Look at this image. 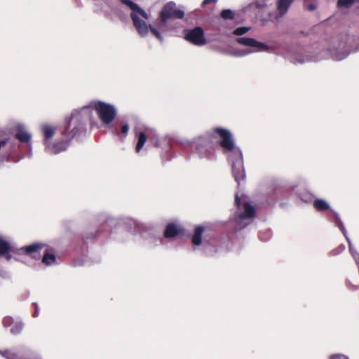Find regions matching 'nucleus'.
<instances>
[{"mask_svg": "<svg viewBox=\"0 0 359 359\" xmlns=\"http://www.w3.org/2000/svg\"><path fill=\"white\" fill-rule=\"evenodd\" d=\"M109 130L115 136L121 135L123 137H126L129 130V125L127 123H121L116 121L112 125H110Z\"/></svg>", "mask_w": 359, "mask_h": 359, "instance_id": "dca6fc26", "label": "nucleus"}, {"mask_svg": "<svg viewBox=\"0 0 359 359\" xmlns=\"http://www.w3.org/2000/svg\"><path fill=\"white\" fill-rule=\"evenodd\" d=\"M250 29V27H239L233 30V34L236 36H242L246 34Z\"/></svg>", "mask_w": 359, "mask_h": 359, "instance_id": "c85d7f7f", "label": "nucleus"}, {"mask_svg": "<svg viewBox=\"0 0 359 359\" xmlns=\"http://www.w3.org/2000/svg\"><path fill=\"white\" fill-rule=\"evenodd\" d=\"M215 242H216V241L214 239L212 241L208 242V245L209 247H212L215 248Z\"/></svg>", "mask_w": 359, "mask_h": 359, "instance_id": "f704fd0d", "label": "nucleus"}, {"mask_svg": "<svg viewBox=\"0 0 359 359\" xmlns=\"http://www.w3.org/2000/svg\"><path fill=\"white\" fill-rule=\"evenodd\" d=\"M149 142L156 147H160L161 146L162 142L166 143L165 144V149H170V152L172 151V143L174 142V138L170 135H165L163 137H160L157 134H154L151 137H149Z\"/></svg>", "mask_w": 359, "mask_h": 359, "instance_id": "2eb2a0df", "label": "nucleus"}, {"mask_svg": "<svg viewBox=\"0 0 359 359\" xmlns=\"http://www.w3.org/2000/svg\"><path fill=\"white\" fill-rule=\"evenodd\" d=\"M15 137L0 135V159L18 162L32 156V134L23 123L15 126Z\"/></svg>", "mask_w": 359, "mask_h": 359, "instance_id": "20e7f679", "label": "nucleus"}, {"mask_svg": "<svg viewBox=\"0 0 359 359\" xmlns=\"http://www.w3.org/2000/svg\"><path fill=\"white\" fill-rule=\"evenodd\" d=\"M271 237L270 231H266L265 232H261L259 233V238L262 241H267Z\"/></svg>", "mask_w": 359, "mask_h": 359, "instance_id": "c756f323", "label": "nucleus"}, {"mask_svg": "<svg viewBox=\"0 0 359 359\" xmlns=\"http://www.w3.org/2000/svg\"><path fill=\"white\" fill-rule=\"evenodd\" d=\"M235 205L236 210L230 218L234 231H240L250 225L255 217L256 211L253 205L248 201L247 197L235 196Z\"/></svg>", "mask_w": 359, "mask_h": 359, "instance_id": "0eeeda50", "label": "nucleus"}, {"mask_svg": "<svg viewBox=\"0 0 359 359\" xmlns=\"http://www.w3.org/2000/svg\"><path fill=\"white\" fill-rule=\"evenodd\" d=\"M11 252L12 248L10 243L0 236V257H4L6 260L9 261L12 258Z\"/></svg>", "mask_w": 359, "mask_h": 359, "instance_id": "f3484780", "label": "nucleus"}, {"mask_svg": "<svg viewBox=\"0 0 359 359\" xmlns=\"http://www.w3.org/2000/svg\"><path fill=\"white\" fill-rule=\"evenodd\" d=\"M147 137L144 132H140L137 134V143L135 147L136 152L139 153L141 151L147 141Z\"/></svg>", "mask_w": 359, "mask_h": 359, "instance_id": "b1692460", "label": "nucleus"}, {"mask_svg": "<svg viewBox=\"0 0 359 359\" xmlns=\"http://www.w3.org/2000/svg\"><path fill=\"white\" fill-rule=\"evenodd\" d=\"M2 323L4 327H10V332L13 335L20 334L22 332L24 327V323L22 320H15L10 316H5L3 318Z\"/></svg>", "mask_w": 359, "mask_h": 359, "instance_id": "4468645a", "label": "nucleus"}, {"mask_svg": "<svg viewBox=\"0 0 359 359\" xmlns=\"http://www.w3.org/2000/svg\"><path fill=\"white\" fill-rule=\"evenodd\" d=\"M207 243H208V242L206 241V240H205V241H204V245H206V244H207Z\"/></svg>", "mask_w": 359, "mask_h": 359, "instance_id": "4c0bfd02", "label": "nucleus"}, {"mask_svg": "<svg viewBox=\"0 0 359 359\" xmlns=\"http://www.w3.org/2000/svg\"><path fill=\"white\" fill-rule=\"evenodd\" d=\"M93 116L90 107L83 106L72 111L69 117L66 118L62 135L67 139L80 140L87 134V124Z\"/></svg>", "mask_w": 359, "mask_h": 359, "instance_id": "39448f33", "label": "nucleus"}, {"mask_svg": "<svg viewBox=\"0 0 359 359\" xmlns=\"http://www.w3.org/2000/svg\"><path fill=\"white\" fill-rule=\"evenodd\" d=\"M313 207L318 211H324L326 210H329L330 214L327 215V217H328L329 221L331 222L332 223H333L330 220V216H332V210H334L330 208L329 203L326 201L321 199V198H316L313 201Z\"/></svg>", "mask_w": 359, "mask_h": 359, "instance_id": "a211bd4d", "label": "nucleus"}, {"mask_svg": "<svg viewBox=\"0 0 359 359\" xmlns=\"http://www.w3.org/2000/svg\"><path fill=\"white\" fill-rule=\"evenodd\" d=\"M330 359H349L348 357L346 355L341 354V353H337V354H333L330 356Z\"/></svg>", "mask_w": 359, "mask_h": 359, "instance_id": "2f4dec72", "label": "nucleus"}, {"mask_svg": "<svg viewBox=\"0 0 359 359\" xmlns=\"http://www.w3.org/2000/svg\"><path fill=\"white\" fill-rule=\"evenodd\" d=\"M183 34L184 39L195 46H202L207 43L204 30L200 26L184 29Z\"/></svg>", "mask_w": 359, "mask_h": 359, "instance_id": "9b49d317", "label": "nucleus"}, {"mask_svg": "<svg viewBox=\"0 0 359 359\" xmlns=\"http://www.w3.org/2000/svg\"><path fill=\"white\" fill-rule=\"evenodd\" d=\"M41 130L44 136V140H50L55 135V128L48 124L41 126Z\"/></svg>", "mask_w": 359, "mask_h": 359, "instance_id": "5701e85b", "label": "nucleus"}, {"mask_svg": "<svg viewBox=\"0 0 359 359\" xmlns=\"http://www.w3.org/2000/svg\"><path fill=\"white\" fill-rule=\"evenodd\" d=\"M46 247V245L43 243H33L22 247L20 250L22 254L30 256L36 260H39L41 259V250Z\"/></svg>", "mask_w": 359, "mask_h": 359, "instance_id": "ddd939ff", "label": "nucleus"}, {"mask_svg": "<svg viewBox=\"0 0 359 359\" xmlns=\"http://www.w3.org/2000/svg\"><path fill=\"white\" fill-rule=\"evenodd\" d=\"M344 250V246H339L337 248L332 250L330 252V255L331 256H337V255H339L340 253H341Z\"/></svg>", "mask_w": 359, "mask_h": 359, "instance_id": "7c9ffc66", "label": "nucleus"}, {"mask_svg": "<svg viewBox=\"0 0 359 359\" xmlns=\"http://www.w3.org/2000/svg\"><path fill=\"white\" fill-rule=\"evenodd\" d=\"M235 41L245 47L243 49L233 50L228 53L229 55L235 57H243L259 52H271L273 50L272 46L252 37L238 36L235 39Z\"/></svg>", "mask_w": 359, "mask_h": 359, "instance_id": "6e6552de", "label": "nucleus"}, {"mask_svg": "<svg viewBox=\"0 0 359 359\" xmlns=\"http://www.w3.org/2000/svg\"><path fill=\"white\" fill-rule=\"evenodd\" d=\"M218 252V250H217V249H215V250H214V251H213V252H214V253H216V252Z\"/></svg>", "mask_w": 359, "mask_h": 359, "instance_id": "e433bc0d", "label": "nucleus"}, {"mask_svg": "<svg viewBox=\"0 0 359 359\" xmlns=\"http://www.w3.org/2000/svg\"><path fill=\"white\" fill-rule=\"evenodd\" d=\"M262 10L263 8L257 5L255 0L244 6L242 9L244 13L248 14L250 16H257Z\"/></svg>", "mask_w": 359, "mask_h": 359, "instance_id": "6ab92c4d", "label": "nucleus"}, {"mask_svg": "<svg viewBox=\"0 0 359 359\" xmlns=\"http://www.w3.org/2000/svg\"><path fill=\"white\" fill-rule=\"evenodd\" d=\"M38 315H39V309H38V306H36V310H35L34 313H33V317L35 318V317L38 316Z\"/></svg>", "mask_w": 359, "mask_h": 359, "instance_id": "c9c22d12", "label": "nucleus"}, {"mask_svg": "<svg viewBox=\"0 0 359 359\" xmlns=\"http://www.w3.org/2000/svg\"><path fill=\"white\" fill-rule=\"evenodd\" d=\"M71 141V140L67 138V140L60 139L54 142H52L50 140H44L45 151L51 155H56L65 151L68 149Z\"/></svg>", "mask_w": 359, "mask_h": 359, "instance_id": "f8f14e48", "label": "nucleus"}, {"mask_svg": "<svg viewBox=\"0 0 359 359\" xmlns=\"http://www.w3.org/2000/svg\"><path fill=\"white\" fill-rule=\"evenodd\" d=\"M349 51L344 43L337 46L332 45L327 49L319 46L316 48L304 47L299 45L290 46L285 53V57L294 65H302L309 62H316L329 57L337 61L346 58Z\"/></svg>", "mask_w": 359, "mask_h": 359, "instance_id": "7ed1b4c3", "label": "nucleus"}, {"mask_svg": "<svg viewBox=\"0 0 359 359\" xmlns=\"http://www.w3.org/2000/svg\"><path fill=\"white\" fill-rule=\"evenodd\" d=\"M299 197L302 201L310 203L313 201L314 196L307 191H304L299 194Z\"/></svg>", "mask_w": 359, "mask_h": 359, "instance_id": "a878e982", "label": "nucleus"}, {"mask_svg": "<svg viewBox=\"0 0 359 359\" xmlns=\"http://www.w3.org/2000/svg\"><path fill=\"white\" fill-rule=\"evenodd\" d=\"M204 228L202 226H197L195 228L194 233L191 238V243L194 247L199 246L202 243V235Z\"/></svg>", "mask_w": 359, "mask_h": 359, "instance_id": "412c9836", "label": "nucleus"}, {"mask_svg": "<svg viewBox=\"0 0 359 359\" xmlns=\"http://www.w3.org/2000/svg\"><path fill=\"white\" fill-rule=\"evenodd\" d=\"M119 1L130 10V15L133 25L141 37L147 36L150 31L160 42H163L164 38L159 30L153 25L147 23L149 18V15L142 8L132 0Z\"/></svg>", "mask_w": 359, "mask_h": 359, "instance_id": "423d86ee", "label": "nucleus"}, {"mask_svg": "<svg viewBox=\"0 0 359 359\" xmlns=\"http://www.w3.org/2000/svg\"><path fill=\"white\" fill-rule=\"evenodd\" d=\"M355 0H338L337 1V6L339 8H348L351 7Z\"/></svg>", "mask_w": 359, "mask_h": 359, "instance_id": "bb28decb", "label": "nucleus"}, {"mask_svg": "<svg viewBox=\"0 0 359 359\" xmlns=\"http://www.w3.org/2000/svg\"><path fill=\"white\" fill-rule=\"evenodd\" d=\"M304 7L309 11H313L316 8V4L314 0H304Z\"/></svg>", "mask_w": 359, "mask_h": 359, "instance_id": "cd10ccee", "label": "nucleus"}, {"mask_svg": "<svg viewBox=\"0 0 359 359\" xmlns=\"http://www.w3.org/2000/svg\"><path fill=\"white\" fill-rule=\"evenodd\" d=\"M257 2V5L259 7H261L262 8L264 9L267 6V3L269 0H255Z\"/></svg>", "mask_w": 359, "mask_h": 359, "instance_id": "473e14b6", "label": "nucleus"}, {"mask_svg": "<svg viewBox=\"0 0 359 359\" xmlns=\"http://www.w3.org/2000/svg\"><path fill=\"white\" fill-rule=\"evenodd\" d=\"M184 17V11L177 9L175 2L169 1L163 6L161 11L157 19V25L159 28H167L168 22L170 20L182 19Z\"/></svg>", "mask_w": 359, "mask_h": 359, "instance_id": "9d476101", "label": "nucleus"}, {"mask_svg": "<svg viewBox=\"0 0 359 359\" xmlns=\"http://www.w3.org/2000/svg\"><path fill=\"white\" fill-rule=\"evenodd\" d=\"M236 12L231 9H223L220 12V17L225 20H233L236 18Z\"/></svg>", "mask_w": 359, "mask_h": 359, "instance_id": "393cba45", "label": "nucleus"}, {"mask_svg": "<svg viewBox=\"0 0 359 359\" xmlns=\"http://www.w3.org/2000/svg\"><path fill=\"white\" fill-rule=\"evenodd\" d=\"M86 107H90L91 111L93 109H94L102 123L105 126H108V128L110 125L113 124L112 122L117 115L116 107L103 101L93 100L88 105H86Z\"/></svg>", "mask_w": 359, "mask_h": 359, "instance_id": "1a4fd4ad", "label": "nucleus"}, {"mask_svg": "<svg viewBox=\"0 0 359 359\" xmlns=\"http://www.w3.org/2000/svg\"><path fill=\"white\" fill-rule=\"evenodd\" d=\"M217 1L218 0H203L201 4V6L203 7L210 4H216Z\"/></svg>", "mask_w": 359, "mask_h": 359, "instance_id": "72a5a7b5", "label": "nucleus"}, {"mask_svg": "<svg viewBox=\"0 0 359 359\" xmlns=\"http://www.w3.org/2000/svg\"><path fill=\"white\" fill-rule=\"evenodd\" d=\"M99 220L102 222L101 229L96 231L95 233H86L83 236L84 242H87L89 238H93L101 234V231H110L111 233L116 230L126 231L131 235L139 234L143 238L147 236L152 238L156 243H163V238H172L183 233L184 229L177 226L175 223H168L164 229L163 237L151 233V226L140 221L128 217H113L109 215L103 213L100 215ZM158 245V243L154 245Z\"/></svg>", "mask_w": 359, "mask_h": 359, "instance_id": "f03ea898", "label": "nucleus"}, {"mask_svg": "<svg viewBox=\"0 0 359 359\" xmlns=\"http://www.w3.org/2000/svg\"><path fill=\"white\" fill-rule=\"evenodd\" d=\"M294 0H278L277 10L281 16L285 15Z\"/></svg>", "mask_w": 359, "mask_h": 359, "instance_id": "4be33fe9", "label": "nucleus"}, {"mask_svg": "<svg viewBox=\"0 0 359 359\" xmlns=\"http://www.w3.org/2000/svg\"><path fill=\"white\" fill-rule=\"evenodd\" d=\"M215 134L220 137L219 142L224 154L226 155L229 163L231 165L232 175L235 181L240 184L246 177L244 168L243 156L241 148L236 145L233 135L228 129L216 127L212 130L197 137L192 142L191 148L194 153L201 159L208 161L216 160L217 154L215 148L217 141Z\"/></svg>", "mask_w": 359, "mask_h": 359, "instance_id": "f257e3e1", "label": "nucleus"}, {"mask_svg": "<svg viewBox=\"0 0 359 359\" xmlns=\"http://www.w3.org/2000/svg\"><path fill=\"white\" fill-rule=\"evenodd\" d=\"M41 262L47 266H52L56 262L55 255L53 252H50L47 246L43 250Z\"/></svg>", "mask_w": 359, "mask_h": 359, "instance_id": "aec40b11", "label": "nucleus"}]
</instances>
